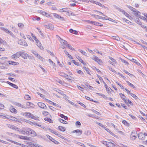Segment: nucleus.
Returning <instances> with one entry per match:
<instances>
[{"label":"nucleus","instance_id":"obj_1","mask_svg":"<svg viewBox=\"0 0 147 147\" xmlns=\"http://www.w3.org/2000/svg\"><path fill=\"white\" fill-rule=\"evenodd\" d=\"M26 135H30L31 136H36V133L34 131L29 128H25Z\"/></svg>","mask_w":147,"mask_h":147},{"label":"nucleus","instance_id":"obj_2","mask_svg":"<svg viewBox=\"0 0 147 147\" xmlns=\"http://www.w3.org/2000/svg\"><path fill=\"white\" fill-rule=\"evenodd\" d=\"M23 115L24 116H26L34 120H38V117L34 116L30 112L23 113Z\"/></svg>","mask_w":147,"mask_h":147},{"label":"nucleus","instance_id":"obj_3","mask_svg":"<svg viewBox=\"0 0 147 147\" xmlns=\"http://www.w3.org/2000/svg\"><path fill=\"white\" fill-rule=\"evenodd\" d=\"M0 29L2 30L5 32L6 33L9 34L12 37L14 36V35L12 33V32L8 29L4 27H1Z\"/></svg>","mask_w":147,"mask_h":147},{"label":"nucleus","instance_id":"obj_4","mask_svg":"<svg viewBox=\"0 0 147 147\" xmlns=\"http://www.w3.org/2000/svg\"><path fill=\"white\" fill-rule=\"evenodd\" d=\"M21 51H19L17 52L15 54L12 55L11 57L12 59H16L18 58L21 56Z\"/></svg>","mask_w":147,"mask_h":147},{"label":"nucleus","instance_id":"obj_5","mask_svg":"<svg viewBox=\"0 0 147 147\" xmlns=\"http://www.w3.org/2000/svg\"><path fill=\"white\" fill-rule=\"evenodd\" d=\"M92 59L94 60L96 62L99 64L102 63V61L100 59L98 58L95 55H93V57L92 58Z\"/></svg>","mask_w":147,"mask_h":147},{"label":"nucleus","instance_id":"obj_6","mask_svg":"<svg viewBox=\"0 0 147 147\" xmlns=\"http://www.w3.org/2000/svg\"><path fill=\"white\" fill-rule=\"evenodd\" d=\"M38 106L41 108L45 109L47 107L45 104L41 102H39L38 103Z\"/></svg>","mask_w":147,"mask_h":147},{"label":"nucleus","instance_id":"obj_7","mask_svg":"<svg viewBox=\"0 0 147 147\" xmlns=\"http://www.w3.org/2000/svg\"><path fill=\"white\" fill-rule=\"evenodd\" d=\"M47 137L51 141L54 142L56 144H59V142L55 140L54 139L52 138L51 136L47 135Z\"/></svg>","mask_w":147,"mask_h":147},{"label":"nucleus","instance_id":"obj_8","mask_svg":"<svg viewBox=\"0 0 147 147\" xmlns=\"http://www.w3.org/2000/svg\"><path fill=\"white\" fill-rule=\"evenodd\" d=\"M21 56L23 58L25 59H27V57H29V55L27 53H25V52H24L23 51H21Z\"/></svg>","mask_w":147,"mask_h":147},{"label":"nucleus","instance_id":"obj_9","mask_svg":"<svg viewBox=\"0 0 147 147\" xmlns=\"http://www.w3.org/2000/svg\"><path fill=\"white\" fill-rule=\"evenodd\" d=\"M26 108L29 109L30 108H33L34 107V105L31 102H27L26 103Z\"/></svg>","mask_w":147,"mask_h":147},{"label":"nucleus","instance_id":"obj_10","mask_svg":"<svg viewBox=\"0 0 147 147\" xmlns=\"http://www.w3.org/2000/svg\"><path fill=\"white\" fill-rule=\"evenodd\" d=\"M44 26L45 28L51 30H52L54 28L53 26L50 24H48L47 25H45Z\"/></svg>","mask_w":147,"mask_h":147},{"label":"nucleus","instance_id":"obj_11","mask_svg":"<svg viewBox=\"0 0 147 147\" xmlns=\"http://www.w3.org/2000/svg\"><path fill=\"white\" fill-rule=\"evenodd\" d=\"M9 116L7 115H5L3 113H1L0 114V117L2 119H9Z\"/></svg>","mask_w":147,"mask_h":147},{"label":"nucleus","instance_id":"obj_12","mask_svg":"<svg viewBox=\"0 0 147 147\" xmlns=\"http://www.w3.org/2000/svg\"><path fill=\"white\" fill-rule=\"evenodd\" d=\"M53 15L56 18H58L59 19H60L62 21L64 20V18L63 17H61V16L57 13H53Z\"/></svg>","mask_w":147,"mask_h":147},{"label":"nucleus","instance_id":"obj_13","mask_svg":"<svg viewBox=\"0 0 147 147\" xmlns=\"http://www.w3.org/2000/svg\"><path fill=\"white\" fill-rule=\"evenodd\" d=\"M138 137L140 140H144L145 138L144 135L142 132H140L138 134Z\"/></svg>","mask_w":147,"mask_h":147},{"label":"nucleus","instance_id":"obj_14","mask_svg":"<svg viewBox=\"0 0 147 147\" xmlns=\"http://www.w3.org/2000/svg\"><path fill=\"white\" fill-rule=\"evenodd\" d=\"M36 43L37 45L41 50H42L43 49V48L41 46V44L40 42L38 40H36Z\"/></svg>","mask_w":147,"mask_h":147},{"label":"nucleus","instance_id":"obj_15","mask_svg":"<svg viewBox=\"0 0 147 147\" xmlns=\"http://www.w3.org/2000/svg\"><path fill=\"white\" fill-rule=\"evenodd\" d=\"M15 105H16L21 107L22 108L26 109V107L25 106L22 105L20 103L16 102L15 103Z\"/></svg>","mask_w":147,"mask_h":147},{"label":"nucleus","instance_id":"obj_16","mask_svg":"<svg viewBox=\"0 0 147 147\" xmlns=\"http://www.w3.org/2000/svg\"><path fill=\"white\" fill-rule=\"evenodd\" d=\"M126 6L128 8L130 9L131 11H132L134 12V13H135L136 12L137 10H136V9L133 8L131 6L128 5H126Z\"/></svg>","mask_w":147,"mask_h":147},{"label":"nucleus","instance_id":"obj_17","mask_svg":"<svg viewBox=\"0 0 147 147\" xmlns=\"http://www.w3.org/2000/svg\"><path fill=\"white\" fill-rule=\"evenodd\" d=\"M73 133H78L79 136L81 135L82 134V131L79 129L74 130L73 131Z\"/></svg>","mask_w":147,"mask_h":147},{"label":"nucleus","instance_id":"obj_18","mask_svg":"<svg viewBox=\"0 0 147 147\" xmlns=\"http://www.w3.org/2000/svg\"><path fill=\"white\" fill-rule=\"evenodd\" d=\"M8 63L9 64H11L14 65H17L18 64V62L13 61H9Z\"/></svg>","mask_w":147,"mask_h":147},{"label":"nucleus","instance_id":"obj_19","mask_svg":"<svg viewBox=\"0 0 147 147\" xmlns=\"http://www.w3.org/2000/svg\"><path fill=\"white\" fill-rule=\"evenodd\" d=\"M6 140L8 141H9L11 143H13L15 144H16L18 145L21 146V144H20V143L17 142H16L11 140H10L9 139H7Z\"/></svg>","mask_w":147,"mask_h":147},{"label":"nucleus","instance_id":"obj_20","mask_svg":"<svg viewBox=\"0 0 147 147\" xmlns=\"http://www.w3.org/2000/svg\"><path fill=\"white\" fill-rule=\"evenodd\" d=\"M34 144H33L32 142H29L28 144L26 145L25 147H34Z\"/></svg>","mask_w":147,"mask_h":147},{"label":"nucleus","instance_id":"obj_21","mask_svg":"<svg viewBox=\"0 0 147 147\" xmlns=\"http://www.w3.org/2000/svg\"><path fill=\"white\" fill-rule=\"evenodd\" d=\"M67 10V8H62L61 9H60L59 10V12H67L68 13H69V11H68Z\"/></svg>","mask_w":147,"mask_h":147},{"label":"nucleus","instance_id":"obj_22","mask_svg":"<svg viewBox=\"0 0 147 147\" xmlns=\"http://www.w3.org/2000/svg\"><path fill=\"white\" fill-rule=\"evenodd\" d=\"M25 130V128H23L21 130L20 129V131L19 132L21 134L26 135Z\"/></svg>","mask_w":147,"mask_h":147},{"label":"nucleus","instance_id":"obj_23","mask_svg":"<svg viewBox=\"0 0 147 147\" xmlns=\"http://www.w3.org/2000/svg\"><path fill=\"white\" fill-rule=\"evenodd\" d=\"M9 119L11 120L15 121H17V122H19V120L17 118L14 117H9Z\"/></svg>","mask_w":147,"mask_h":147},{"label":"nucleus","instance_id":"obj_24","mask_svg":"<svg viewBox=\"0 0 147 147\" xmlns=\"http://www.w3.org/2000/svg\"><path fill=\"white\" fill-rule=\"evenodd\" d=\"M124 101L126 104H129L131 105H133V103L130 100L127 99H125V100H124Z\"/></svg>","mask_w":147,"mask_h":147},{"label":"nucleus","instance_id":"obj_25","mask_svg":"<svg viewBox=\"0 0 147 147\" xmlns=\"http://www.w3.org/2000/svg\"><path fill=\"white\" fill-rule=\"evenodd\" d=\"M134 14L135 15V16L138 18H139L140 17L141 13L138 11H137L135 13H134Z\"/></svg>","mask_w":147,"mask_h":147},{"label":"nucleus","instance_id":"obj_26","mask_svg":"<svg viewBox=\"0 0 147 147\" xmlns=\"http://www.w3.org/2000/svg\"><path fill=\"white\" fill-rule=\"evenodd\" d=\"M77 58L81 62V63H82L83 64L86 65V63L84 62L82 59L81 58L78 56H76Z\"/></svg>","mask_w":147,"mask_h":147},{"label":"nucleus","instance_id":"obj_27","mask_svg":"<svg viewBox=\"0 0 147 147\" xmlns=\"http://www.w3.org/2000/svg\"><path fill=\"white\" fill-rule=\"evenodd\" d=\"M44 119L45 121H48L50 123H53L52 120L49 118L48 117L45 118H44Z\"/></svg>","mask_w":147,"mask_h":147},{"label":"nucleus","instance_id":"obj_28","mask_svg":"<svg viewBox=\"0 0 147 147\" xmlns=\"http://www.w3.org/2000/svg\"><path fill=\"white\" fill-rule=\"evenodd\" d=\"M20 139H22L24 140H29V138L28 137L25 136H21L19 137Z\"/></svg>","mask_w":147,"mask_h":147},{"label":"nucleus","instance_id":"obj_29","mask_svg":"<svg viewBox=\"0 0 147 147\" xmlns=\"http://www.w3.org/2000/svg\"><path fill=\"white\" fill-rule=\"evenodd\" d=\"M114 144L111 142H108L107 146L108 147H114Z\"/></svg>","mask_w":147,"mask_h":147},{"label":"nucleus","instance_id":"obj_30","mask_svg":"<svg viewBox=\"0 0 147 147\" xmlns=\"http://www.w3.org/2000/svg\"><path fill=\"white\" fill-rule=\"evenodd\" d=\"M58 120L59 122H60L62 123L63 124H67V121H65L64 120L61 118H59L58 119Z\"/></svg>","mask_w":147,"mask_h":147},{"label":"nucleus","instance_id":"obj_31","mask_svg":"<svg viewBox=\"0 0 147 147\" xmlns=\"http://www.w3.org/2000/svg\"><path fill=\"white\" fill-rule=\"evenodd\" d=\"M64 52L65 54L67 55L68 57L69 58L73 59L72 57L66 51H64Z\"/></svg>","mask_w":147,"mask_h":147},{"label":"nucleus","instance_id":"obj_32","mask_svg":"<svg viewBox=\"0 0 147 147\" xmlns=\"http://www.w3.org/2000/svg\"><path fill=\"white\" fill-rule=\"evenodd\" d=\"M58 128L61 131H64L65 130V128L62 126H59V127Z\"/></svg>","mask_w":147,"mask_h":147},{"label":"nucleus","instance_id":"obj_33","mask_svg":"<svg viewBox=\"0 0 147 147\" xmlns=\"http://www.w3.org/2000/svg\"><path fill=\"white\" fill-rule=\"evenodd\" d=\"M61 39V42L63 44L65 45H67V42L65 40H64L61 38H60Z\"/></svg>","mask_w":147,"mask_h":147},{"label":"nucleus","instance_id":"obj_34","mask_svg":"<svg viewBox=\"0 0 147 147\" xmlns=\"http://www.w3.org/2000/svg\"><path fill=\"white\" fill-rule=\"evenodd\" d=\"M36 57L42 61H43L44 60V59L38 54Z\"/></svg>","mask_w":147,"mask_h":147},{"label":"nucleus","instance_id":"obj_35","mask_svg":"<svg viewBox=\"0 0 147 147\" xmlns=\"http://www.w3.org/2000/svg\"><path fill=\"white\" fill-rule=\"evenodd\" d=\"M119 95L120 96L121 98L124 101L125 100V96L122 93H120Z\"/></svg>","mask_w":147,"mask_h":147},{"label":"nucleus","instance_id":"obj_36","mask_svg":"<svg viewBox=\"0 0 147 147\" xmlns=\"http://www.w3.org/2000/svg\"><path fill=\"white\" fill-rule=\"evenodd\" d=\"M93 24H94L95 25L100 26H103V25L101 24H100V25H99V23L97 22H93Z\"/></svg>","mask_w":147,"mask_h":147},{"label":"nucleus","instance_id":"obj_37","mask_svg":"<svg viewBox=\"0 0 147 147\" xmlns=\"http://www.w3.org/2000/svg\"><path fill=\"white\" fill-rule=\"evenodd\" d=\"M126 82L129 86L133 88H136L132 84L130 83L129 81H127Z\"/></svg>","mask_w":147,"mask_h":147},{"label":"nucleus","instance_id":"obj_38","mask_svg":"<svg viewBox=\"0 0 147 147\" xmlns=\"http://www.w3.org/2000/svg\"><path fill=\"white\" fill-rule=\"evenodd\" d=\"M10 111L13 113H16L17 112V111L16 109L14 108H12L10 109Z\"/></svg>","mask_w":147,"mask_h":147},{"label":"nucleus","instance_id":"obj_39","mask_svg":"<svg viewBox=\"0 0 147 147\" xmlns=\"http://www.w3.org/2000/svg\"><path fill=\"white\" fill-rule=\"evenodd\" d=\"M121 12H122L123 14H124L128 18L131 17V16H129V14H128L127 12H125L124 10H123V11H122Z\"/></svg>","mask_w":147,"mask_h":147},{"label":"nucleus","instance_id":"obj_40","mask_svg":"<svg viewBox=\"0 0 147 147\" xmlns=\"http://www.w3.org/2000/svg\"><path fill=\"white\" fill-rule=\"evenodd\" d=\"M60 116L61 117L63 118L65 120H67L68 119L67 117L65 116L64 115L62 114H61L60 115Z\"/></svg>","mask_w":147,"mask_h":147},{"label":"nucleus","instance_id":"obj_41","mask_svg":"<svg viewBox=\"0 0 147 147\" xmlns=\"http://www.w3.org/2000/svg\"><path fill=\"white\" fill-rule=\"evenodd\" d=\"M78 51L81 52L82 54L84 55L85 56H86V53L85 51H84L83 50L79 49Z\"/></svg>","mask_w":147,"mask_h":147},{"label":"nucleus","instance_id":"obj_42","mask_svg":"<svg viewBox=\"0 0 147 147\" xmlns=\"http://www.w3.org/2000/svg\"><path fill=\"white\" fill-rule=\"evenodd\" d=\"M91 134V132L90 131L87 130V131H85L84 132V134L87 136H88L90 135Z\"/></svg>","mask_w":147,"mask_h":147},{"label":"nucleus","instance_id":"obj_43","mask_svg":"<svg viewBox=\"0 0 147 147\" xmlns=\"http://www.w3.org/2000/svg\"><path fill=\"white\" fill-rule=\"evenodd\" d=\"M122 123L126 126H129V124L125 120H123L122 121Z\"/></svg>","mask_w":147,"mask_h":147},{"label":"nucleus","instance_id":"obj_44","mask_svg":"<svg viewBox=\"0 0 147 147\" xmlns=\"http://www.w3.org/2000/svg\"><path fill=\"white\" fill-rule=\"evenodd\" d=\"M18 26L21 28H23L24 26V24L22 23H19L18 24Z\"/></svg>","mask_w":147,"mask_h":147},{"label":"nucleus","instance_id":"obj_45","mask_svg":"<svg viewBox=\"0 0 147 147\" xmlns=\"http://www.w3.org/2000/svg\"><path fill=\"white\" fill-rule=\"evenodd\" d=\"M131 95L136 100H137L138 98V97L134 94L131 93Z\"/></svg>","mask_w":147,"mask_h":147},{"label":"nucleus","instance_id":"obj_46","mask_svg":"<svg viewBox=\"0 0 147 147\" xmlns=\"http://www.w3.org/2000/svg\"><path fill=\"white\" fill-rule=\"evenodd\" d=\"M135 22L139 25H141L142 24L141 22L138 19H137L135 20Z\"/></svg>","mask_w":147,"mask_h":147},{"label":"nucleus","instance_id":"obj_47","mask_svg":"<svg viewBox=\"0 0 147 147\" xmlns=\"http://www.w3.org/2000/svg\"><path fill=\"white\" fill-rule=\"evenodd\" d=\"M66 74L62 72H60L59 73V75L63 77H65V76L66 75Z\"/></svg>","mask_w":147,"mask_h":147},{"label":"nucleus","instance_id":"obj_48","mask_svg":"<svg viewBox=\"0 0 147 147\" xmlns=\"http://www.w3.org/2000/svg\"><path fill=\"white\" fill-rule=\"evenodd\" d=\"M13 129L15 130H17L18 131H20V129L18 127H17L13 125V127L12 129Z\"/></svg>","mask_w":147,"mask_h":147},{"label":"nucleus","instance_id":"obj_49","mask_svg":"<svg viewBox=\"0 0 147 147\" xmlns=\"http://www.w3.org/2000/svg\"><path fill=\"white\" fill-rule=\"evenodd\" d=\"M24 98L27 100H29L31 99L30 97L28 95H26Z\"/></svg>","mask_w":147,"mask_h":147},{"label":"nucleus","instance_id":"obj_50","mask_svg":"<svg viewBox=\"0 0 147 147\" xmlns=\"http://www.w3.org/2000/svg\"><path fill=\"white\" fill-rule=\"evenodd\" d=\"M21 45H22L25 47H27L28 46L27 43L24 40L22 42V43Z\"/></svg>","mask_w":147,"mask_h":147},{"label":"nucleus","instance_id":"obj_51","mask_svg":"<svg viewBox=\"0 0 147 147\" xmlns=\"http://www.w3.org/2000/svg\"><path fill=\"white\" fill-rule=\"evenodd\" d=\"M76 144H78L79 145H80L83 147H85V146L84 144H83V143H82L81 142H76Z\"/></svg>","mask_w":147,"mask_h":147},{"label":"nucleus","instance_id":"obj_52","mask_svg":"<svg viewBox=\"0 0 147 147\" xmlns=\"http://www.w3.org/2000/svg\"><path fill=\"white\" fill-rule=\"evenodd\" d=\"M130 139L131 140H135L136 138V137L135 136H132L131 135L130 137Z\"/></svg>","mask_w":147,"mask_h":147},{"label":"nucleus","instance_id":"obj_53","mask_svg":"<svg viewBox=\"0 0 147 147\" xmlns=\"http://www.w3.org/2000/svg\"><path fill=\"white\" fill-rule=\"evenodd\" d=\"M115 8L117 9L119 11L121 12H122L123 11V9L120 8L119 7H117L116 6H115Z\"/></svg>","mask_w":147,"mask_h":147},{"label":"nucleus","instance_id":"obj_54","mask_svg":"<svg viewBox=\"0 0 147 147\" xmlns=\"http://www.w3.org/2000/svg\"><path fill=\"white\" fill-rule=\"evenodd\" d=\"M71 76H70L66 74V75L65 76V78L66 79L69 80H71Z\"/></svg>","mask_w":147,"mask_h":147},{"label":"nucleus","instance_id":"obj_55","mask_svg":"<svg viewBox=\"0 0 147 147\" xmlns=\"http://www.w3.org/2000/svg\"><path fill=\"white\" fill-rule=\"evenodd\" d=\"M67 47L69 49H70L72 50H74V49L73 48L71 45H70L69 44H67Z\"/></svg>","mask_w":147,"mask_h":147},{"label":"nucleus","instance_id":"obj_56","mask_svg":"<svg viewBox=\"0 0 147 147\" xmlns=\"http://www.w3.org/2000/svg\"><path fill=\"white\" fill-rule=\"evenodd\" d=\"M86 86L89 89L91 90H93V88L92 87V86L89 85H86Z\"/></svg>","mask_w":147,"mask_h":147},{"label":"nucleus","instance_id":"obj_57","mask_svg":"<svg viewBox=\"0 0 147 147\" xmlns=\"http://www.w3.org/2000/svg\"><path fill=\"white\" fill-rule=\"evenodd\" d=\"M11 86H12V87H13V88H16L17 89L18 88V87L15 84H13V83H12Z\"/></svg>","mask_w":147,"mask_h":147},{"label":"nucleus","instance_id":"obj_58","mask_svg":"<svg viewBox=\"0 0 147 147\" xmlns=\"http://www.w3.org/2000/svg\"><path fill=\"white\" fill-rule=\"evenodd\" d=\"M6 125L9 128H11L12 129L13 126V125H10V124H7Z\"/></svg>","mask_w":147,"mask_h":147},{"label":"nucleus","instance_id":"obj_59","mask_svg":"<svg viewBox=\"0 0 147 147\" xmlns=\"http://www.w3.org/2000/svg\"><path fill=\"white\" fill-rule=\"evenodd\" d=\"M56 91L57 92H58L59 93L61 94V95H63L65 94H64V93L62 91H61L60 90H57Z\"/></svg>","mask_w":147,"mask_h":147},{"label":"nucleus","instance_id":"obj_60","mask_svg":"<svg viewBox=\"0 0 147 147\" xmlns=\"http://www.w3.org/2000/svg\"><path fill=\"white\" fill-rule=\"evenodd\" d=\"M72 61L73 62V63L76 65H79V63L78 62L76 61L75 60H73Z\"/></svg>","mask_w":147,"mask_h":147},{"label":"nucleus","instance_id":"obj_61","mask_svg":"<svg viewBox=\"0 0 147 147\" xmlns=\"http://www.w3.org/2000/svg\"><path fill=\"white\" fill-rule=\"evenodd\" d=\"M101 142L107 146L108 142L105 141H102Z\"/></svg>","mask_w":147,"mask_h":147},{"label":"nucleus","instance_id":"obj_62","mask_svg":"<svg viewBox=\"0 0 147 147\" xmlns=\"http://www.w3.org/2000/svg\"><path fill=\"white\" fill-rule=\"evenodd\" d=\"M47 52L49 54H50V55H51V56L53 57L55 56L54 54L52 52H51V51L49 50L47 51Z\"/></svg>","mask_w":147,"mask_h":147},{"label":"nucleus","instance_id":"obj_63","mask_svg":"<svg viewBox=\"0 0 147 147\" xmlns=\"http://www.w3.org/2000/svg\"><path fill=\"white\" fill-rule=\"evenodd\" d=\"M4 108V105L2 104H0V110L3 109Z\"/></svg>","mask_w":147,"mask_h":147},{"label":"nucleus","instance_id":"obj_64","mask_svg":"<svg viewBox=\"0 0 147 147\" xmlns=\"http://www.w3.org/2000/svg\"><path fill=\"white\" fill-rule=\"evenodd\" d=\"M34 146V147H44L43 146L36 144H35Z\"/></svg>","mask_w":147,"mask_h":147}]
</instances>
